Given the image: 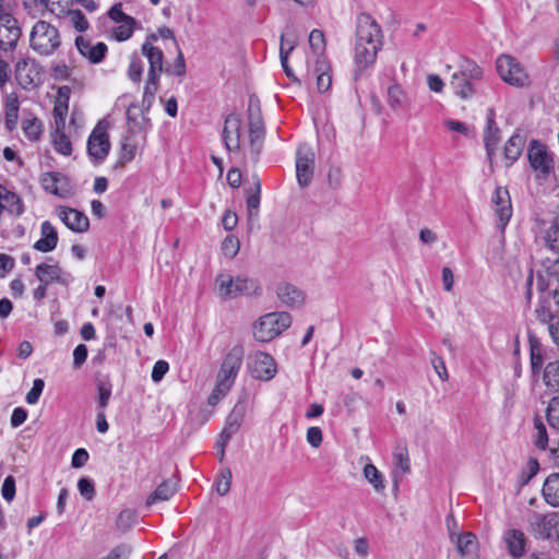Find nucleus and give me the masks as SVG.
Returning a JSON list of instances; mask_svg holds the SVG:
<instances>
[{
  "instance_id": "nucleus-1",
  "label": "nucleus",
  "mask_w": 559,
  "mask_h": 559,
  "mask_svg": "<svg viewBox=\"0 0 559 559\" xmlns=\"http://www.w3.org/2000/svg\"><path fill=\"white\" fill-rule=\"evenodd\" d=\"M383 45V34L380 25L368 13L357 17L355 62L360 70L367 69L376 61Z\"/></svg>"
},
{
  "instance_id": "nucleus-28",
  "label": "nucleus",
  "mask_w": 559,
  "mask_h": 559,
  "mask_svg": "<svg viewBox=\"0 0 559 559\" xmlns=\"http://www.w3.org/2000/svg\"><path fill=\"white\" fill-rule=\"evenodd\" d=\"M142 55L147 59L150 69L147 74L160 75L164 71V53L162 49L145 41L141 47Z\"/></svg>"
},
{
  "instance_id": "nucleus-33",
  "label": "nucleus",
  "mask_w": 559,
  "mask_h": 559,
  "mask_svg": "<svg viewBox=\"0 0 559 559\" xmlns=\"http://www.w3.org/2000/svg\"><path fill=\"white\" fill-rule=\"evenodd\" d=\"M386 103L393 111H397L408 107L409 98L399 84H392L386 91Z\"/></svg>"
},
{
  "instance_id": "nucleus-19",
  "label": "nucleus",
  "mask_w": 559,
  "mask_h": 559,
  "mask_svg": "<svg viewBox=\"0 0 559 559\" xmlns=\"http://www.w3.org/2000/svg\"><path fill=\"white\" fill-rule=\"evenodd\" d=\"M40 183L45 191L57 197L67 198L70 194L68 178L58 171L41 174Z\"/></svg>"
},
{
  "instance_id": "nucleus-45",
  "label": "nucleus",
  "mask_w": 559,
  "mask_h": 559,
  "mask_svg": "<svg viewBox=\"0 0 559 559\" xmlns=\"http://www.w3.org/2000/svg\"><path fill=\"white\" fill-rule=\"evenodd\" d=\"M22 129H23L25 136L29 141L34 142L40 138L41 132H43V124L38 118L34 117L32 119H24L22 121Z\"/></svg>"
},
{
  "instance_id": "nucleus-25",
  "label": "nucleus",
  "mask_w": 559,
  "mask_h": 559,
  "mask_svg": "<svg viewBox=\"0 0 559 559\" xmlns=\"http://www.w3.org/2000/svg\"><path fill=\"white\" fill-rule=\"evenodd\" d=\"M313 75L317 81V88L320 93H325L332 84V68L324 56H319L313 68Z\"/></svg>"
},
{
  "instance_id": "nucleus-61",
  "label": "nucleus",
  "mask_w": 559,
  "mask_h": 559,
  "mask_svg": "<svg viewBox=\"0 0 559 559\" xmlns=\"http://www.w3.org/2000/svg\"><path fill=\"white\" fill-rule=\"evenodd\" d=\"M108 16L116 23H122L124 21L134 22V19L122 11V4H114L109 11Z\"/></svg>"
},
{
  "instance_id": "nucleus-62",
  "label": "nucleus",
  "mask_w": 559,
  "mask_h": 559,
  "mask_svg": "<svg viewBox=\"0 0 559 559\" xmlns=\"http://www.w3.org/2000/svg\"><path fill=\"white\" fill-rule=\"evenodd\" d=\"M393 461H394V465L397 468H400L404 474L409 472L411 464H409V457H408V453H407L406 449H404L403 451H400V452H395L393 454Z\"/></svg>"
},
{
  "instance_id": "nucleus-23",
  "label": "nucleus",
  "mask_w": 559,
  "mask_h": 559,
  "mask_svg": "<svg viewBox=\"0 0 559 559\" xmlns=\"http://www.w3.org/2000/svg\"><path fill=\"white\" fill-rule=\"evenodd\" d=\"M146 109L142 105L131 104L127 109V121L131 133L146 132L151 127V120L145 117Z\"/></svg>"
},
{
  "instance_id": "nucleus-47",
  "label": "nucleus",
  "mask_w": 559,
  "mask_h": 559,
  "mask_svg": "<svg viewBox=\"0 0 559 559\" xmlns=\"http://www.w3.org/2000/svg\"><path fill=\"white\" fill-rule=\"evenodd\" d=\"M97 389V404L100 409L107 407L111 396V384L109 381L99 380L96 383Z\"/></svg>"
},
{
  "instance_id": "nucleus-30",
  "label": "nucleus",
  "mask_w": 559,
  "mask_h": 559,
  "mask_svg": "<svg viewBox=\"0 0 559 559\" xmlns=\"http://www.w3.org/2000/svg\"><path fill=\"white\" fill-rule=\"evenodd\" d=\"M450 85L453 88L455 95L462 99L471 98L476 93V83L469 79H466L459 72L452 74Z\"/></svg>"
},
{
  "instance_id": "nucleus-43",
  "label": "nucleus",
  "mask_w": 559,
  "mask_h": 559,
  "mask_svg": "<svg viewBox=\"0 0 559 559\" xmlns=\"http://www.w3.org/2000/svg\"><path fill=\"white\" fill-rule=\"evenodd\" d=\"M364 476L372 485L377 492L384 490L385 485L383 481V476L373 464L368 463L365 465Z\"/></svg>"
},
{
  "instance_id": "nucleus-12",
  "label": "nucleus",
  "mask_w": 559,
  "mask_h": 559,
  "mask_svg": "<svg viewBox=\"0 0 559 559\" xmlns=\"http://www.w3.org/2000/svg\"><path fill=\"white\" fill-rule=\"evenodd\" d=\"M22 35L19 21L10 13L0 14V49L13 50Z\"/></svg>"
},
{
  "instance_id": "nucleus-53",
  "label": "nucleus",
  "mask_w": 559,
  "mask_h": 559,
  "mask_svg": "<svg viewBox=\"0 0 559 559\" xmlns=\"http://www.w3.org/2000/svg\"><path fill=\"white\" fill-rule=\"evenodd\" d=\"M240 249V241L237 237L230 235L227 236L222 243V251L228 258L237 255Z\"/></svg>"
},
{
  "instance_id": "nucleus-64",
  "label": "nucleus",
  "mask_w": 559,
  "mask_h": 559,
  "mask_svg": "<svg viewBox=\"0 0 559 559\" xmlns=\"http://www.w3.org/2000/svg\"><path fill=\"white\" fill-rule=\"evenodd\" d=\"M169 370V365L166 360H157L155 362V365L153 366V370H152V380L154 382H159L162 381V379L164 378V376L167 373V371Z\"/></svg>"
},
{
  "instance_id": "nucleus-40",
  "label": "nucleus",
  "mask_w": 559,
  "mask_h": 559,
  "mask_svg": "<svg viewBox=\"0 0 559 559\" xmlns=\"http://www.w3.org/2000/svg\"><path fill=\"white\" fill-rule=\"evenodd\" d=\"M543 379L549 390L559 392V360L546 365Z\"/></svg>"
},
{
  "instance_id": "nucleus-35",
  "label": "nucleus",
  "mask_w": 559,
  "mask_h": 559,
  "mask_svg": "<svg viewBox=\"0 0 559 559\" xmlns=\"http://www.w3.org/2000/svg\"><path fill=\"white\" fill-rule=\"evenodd\" d=\"M543 496L548 504L559 507V473H552L546 478Z\"/></svg>"
},
{
  "instance_id": "nucleus-44",
  "label": "nucleus",
  "mask_w": 559,
  "mask_h": 559,
  "mask_svg": "<svg viewBox=\"0 0 559 559\" xmlns=\"http://www.w3.org/2000/svg\"><path fill=\"white\" fill-rule=\"evenodd\" d=\"M136 512L132 509H123L118 514L115 525L122 533L129 531L136 523Z\"/></svg>"
},
{
  "instance_id": "nucleus-29",
  "label": "nucleus",
  "mask_w": 559,
  "mask_h": 559,
  "mask_svg": "<svg viewBox=\"0 0 559 559\" xmlns=\"http://www.w3.org/2000/svg\"><path fill=\"white\" fill-rule=\"evenodd\" d=\"M20 102L16 93H10L4 99V122L9 132H13L17 127Z\"/></svg>"
},
{
  "instance_id": "nucleus-42",
  "label": "nucleus",
  "mask_w": 559,
  "mask_h": 559,
  "mask_svg": "<svg viewBox=\"0 0 559 559\" xmlns=\"http://www.w3.org/2000/svg\"><path fill=\"white\" fill-rule=\"evenodd\" d=\"M457 72L476 84L481 81L484 76L483 69L471 59H463Z\"/></svg>"
},
{
  "instance_id": "nucleus-2",
  "label": "nucleus",
  "mask_w": 559,
  "mask_h": 559,
  "mask_svg": "<svg viewBox=\"0 0 559 559\" xmlns=\"http://www.w3.org/2000/svg\"><path fill=\"white\" fill-rule=\"evenodd\" d=\"M542 245L555 254L559 255V223L551 221L550 225L543 229L538 236ZM559 285V258L547 259L543 270L537 273L538 292L547 290L551 286Z\"/></svg>"
},
{
  "instance_id": "nucleus-41",
  "label": "nucleus",
  "mask_w": 559,
  "mask_h": 559,
  "mask_svg": "<svg viewBox=\"0 0 559 559\" xmlns=\"http://www.w3.org/2000/svg\"><path fill=\"white\" fill-rule=\"evenodd\" d=\"M457 550L462 556H474L477 550V537L473 533L461 534L457 537Z\"/></svg>"
},
{
  "instance_id": "nucleus-48",
  "label": "nucleus",
  "mask_w": 559,
  "mask_h": 559,
  "mask_svg": "<svg viewBox=\"0 0 559 559\" xmlns=\"http://www.w3.org/2000/svg\"><path fill=\"white\" fill-rule=\"evenodd\" d=\"M127 74L132 82L140 83L142 80L143 62L136 53L131 56Z\"/></svg>"
},
{
  "instance_id": "nucleus-52",
  "label": "nucleus",
  "mask_w": 559,
  "mask_h": 559,
  "mask_svg": "<svg viewBox=\"0 0 559 559\" xmlns=\"http://www.w3.org/2000/svg\"><path fill=\"white\" fill-rule=\"evenodd\" d=\"M309 44L314 53L322 56L325 49L324 34L320 29L311 31L309 35Z\"/></svg>"
},
{
  "instance_id": "nucleus-59",
  "label": "nucleus",
  "mask_w": 559,
  "mask_h": 559,
  "mask_svg": "<svg viewBox=\"0 0 559 559\" xmlns=\"http://www.w3.org/2000/svg\"><path fill=\"white\" fill-rule=\"evenodd\" d=\"M177 50H178V53H177V57L175 58L173 68L167 69L166 72L174 74L176 76H183L187 72L186 61H185V57L182 55L181 49L179 47H177Z\"/></svg>"
},
{
  "instance_id": "nucleus-57",
  "label": "nucleus",
  "mask_w": 559,
  "mask_h": 559,
  "mask_svg": "<svg viewBox=\"0 0 559 559\" xmlns=\"http://www.w3.org/2000/svg\"><path fill=\"white\" fill-rule=\"evenodd\" d=\"M78 489L87 501L94 499L96 491L95 486L91 479L86 477L80 478L78 481Z\"/></svg>"
},
{
  "instance_id": "nucleus-60",
  "label": "nucleus",
  "mask_w": 559,
  "mask_h": 559,
  "mask_svg": "<svg viewBox=\"0 0 559 559\" xmlns=\"http://www.w3.org/2000/svg\"><path fill=\"white\" fill-rule=\"evenodd\" d=\"M45 386V382L43 379H35L33 382V388L26 394V402L28 404H36L43 393Z\"/></svg>"
},
{
  "instance_id": "nucleus-3",
  "label": "nucleus",
  "mask_w": 559,
  "mask_h": 559,
  "mask_svg": "<svg viewBox=\"0 0 559 559\" xmlns=\"http://www.w3.org/2000/svg\"><path fill=\"white\" fill-rule=\"evenodd\" d=\"M539 293L535 316L539 322L547 324L552 342L559 346V285Z\"/></svg>"
},
{
  "instance_id": "nucleus-49",
  "label": "nucleus",
  "mask_w": 559,
  "mask_h": 559,
  "mask_svg": "<svg viewBox=\"0 0 559 559\" xmlns=\"http://www.w3.org/2000/svg\"><path fill=\"white\" fill-rule=\"evenodd\" d=\"M534 427L536 430V435L534 437V443L538 449L545 450L548 444V435H547L546 427L539 417H535Z\"/></svg>"
},
{
  "instance_id": "nucleus-5",
  "label": "nucleus",
  "mask_w": 559,
  "mask_h": 559,
  "mask_svg": "<svg viewBox=\"0 0 559 559\" xmlns=\"http://www.w3.org/2000/svg\"><path fill=\"white\" fill-rule=\"evenodd\" d=\"M61 44L58 29L46 21H38L29 35L31 48L41 56L55 52Z\"/></svg>"
},
{
  "instance_id": "nucleus-46",
  "label": "nucleus",
  "mask_w": 559,
  "mask_h": 559,
  "mask_svg": "<svg viewBox=\"0 0 559 559\" xmlns=\"http://www.w3.org/2000/svg\"><path fill=\"white\" fill-rule=\"evenodd\" d=\"M296 46V43L295 41H292L289 44V47L286 49L285 48V45H284V34L281 36V47H280V59H281V64L283 67V70L285 72V74L288 76V78H292L294 79L295 81H297V79L295 78L294 75V72L293 70L290 69V67L288 66V56L289 53L294 50Z\"/></svg>"
},
{
  "instance_id": "nucleus-16",
  "label": "nucleus",
  "mask_w": 559,
  "mask_h": 559,
  "mask_svg": "<svg viewBox=\"0 0 559 559\" xmlns=\"http://www.w3.org/2000/svg\"><path fill=\"white\" fill-rule=\"evenodd\" d=\"M56 213L61 222L74 233H85L90 228L87 216L76 209L60 205L56 209Z\"/></svg>"
},
{
  "instance_id": "nucleus-32",
  "label": "nucleus",
  "mask_w": 559,
  "mask_h": 559,
  "mask_svg": "<svg viewBox=\"0 0 559 559\" xmlns=\"http://www.w3.org/2000/svg\"><path fill=\"white\" fill-rule=\"evenodd\" d=\"M504 542L511 556L518 558L525 551L526 538L520 530H508L504 534Z\"/></svg>"
},
{
  "instance_id": "nucleus-34",
  "label": "nucleus",
  "mask_w": 559,
  "mask_h": 559,
  "mask_svg": "<svg viewBox=\"0 0 559 559\" xmlns=\"http://www.w3.org/2000/svg\"><path fill=\"white\" fill-rule=\"evenodd\" d=\"M261 195V180L257 175L252 176V182L247 191V211L249 218L258 216Z\"/></svg>"
},
{
  "instance_id": "nucleus-58",
  "label": "nucleus",
  "mask_w": 559,
  "mask_h": 559,
  "mask_svg": "<svg viewBox=\"0 0 559 559\" xmlns=\"http://www.w3.org/2000/svg\"><path fill=\"white\" fill-rule=\"evenodd\" d=\"M69 17L73 27L78 32H85L88 28V22L85 15L80 10L69 11Z\"/></svg>"
},
{
  "instance_id": "nucleus-8",
  "label": "nucleus",
  "mask_w": 559,
  "mask_h": 559,
  "mask_svg": "<svg viewBox=\"0 0 559 559\" xmlns=\"http://www.w3.org/2000/svg\"><path fill=\"white\" fill-rule=\"evenodd\" d=\"M245 350L241 345H235L223 358L219 370L216 374V382L233 388L238 372L242 365Z\"/></svg>"
},
{
  "instance_id": "nucleus-15",
  "label": "nucleus",
  "mask_w": 559,
  "mask_h": 559,
  "mask_svg": "<svg viewBox=\"0 0 559 559\" xmlns=\"http://www.w3.org/2000/svg\"><path fill=\"white\" fill-rule=\"evenodd\" d=\"M15 79L24 90L35 87L40 81L38 64L33 60H20L15 64Z\"/></svg>"
},
{
  "instance_id": "nucleus-26",
  "label": "nucleus",
  "mask_w": 559,
  "mask_h": 559,
  "mask_svg": "<svg viewBox=\"0 0 559 559\" xmlns=\"http://www.w3.org/2000/svg\"><path fill=\"white\" fill-rule=\"evenodd\" d=\"M40 239L34 243V249L39 252H50L58 243V233L52 224L48 221L41 223Z\"/></svg>"
},
{
  "instance_id": "nucleus-21",
  "label": "nucleus",
  "mask_w": 559,
  "mask_h": 559,
  "mask_svg": "<svg viewBox=\"0 0 559 559\" xmlns=\"http://www.w3.org/2000/svg\"><path fill=\"white\" fill-rule=\"evenodd\" d=\"M276 295L281 302L288 308H300L306 302V294L294 284L283 282L276 287Z\"/></svg>"
},
{
  "instance_id": "nucleus-56",
  "label": "nucleus",
  "mask_w": 559,
  "mask_h": 559,
  "mask_svg": "<svg viewBox=\"0 0 559 559\" xmlns=\"http://www.w3.org/2000/svg\"><path fill=\"white\" fill-rule=\"evenodd\" d=\"M231 388L225 385L223 383L215 381V386L212 390L211 394L207 397V404L211 406H215L219 403V401L226 396V394L230 391Z\"/></svg>"
},
{
  "instance_id": "nucleus-18",
  "label": "nucleus",
  "mask_w": 559,
  "mask_h": 559,
  "mask_svg": "<svg viewBox=\"0 0 559 559\" xmlns=\"http://www.w3.org/2000/svg\"><path fill=\"white\" fill-rule=\"evenodd\" d=\"M35 275L40 283H59L68 286L72 281L70 273L64 272L58 264L40 263L35 270Z\"/></svg>"
},
{
  "instance_id": "nucleus-63",
  "label": "nucleus",
  "mask_w": 559,
  "mask_h": 559,
  "mask_svg": "<svg viewBox=\"0 0 559 559\" xmlns=\"http://www.w3.org/2000/svg\"><path fill=\"white\" fill-rule=\"evenodd\" d=\"M1 493L3 499L7 501L13 500L15 496V478L12 475L5 477L2 484Z\"/></svg>"
},
{
  "instance_id": "nucleus-38",
  "label": "nucleus",
  "mask_w": 559,
  "mask_h": 559,
  "mask_svg": "<svg viewBox=\"0 0 559 559\" xmlns=\"http://www.w3.org/2000/svg\"><path fill=\"white\" fill-rule=\"evenodd\" d=\"M158 82H159V75L147 74V78L145 81V86H144V92H143V98H142V103H141L143 109L150 110V108L154 102L155 94L158 90Z\"/></svg>"
},
{
  "instance_id": "nucleus-6",
  "label": "nucleus",
  "mask_w": 559,
  "mask_h": 559,
  "mask_svg": "<svg viewBox=\"0 0 559 559\" xmlns=\"http://www.w3.org/2000/svg\"><path fill=\"white\" fill-rule=\"evenodd\" d=\"M216 285L223 298H237L239 296H259L261 286L254 278L246 276L231 277L229 275L219 274L216 277Z\"/></svg>"
},
{
  "instance_id": "nucleus-55",
  "label": "nucleus",
  "mask_w": 559,
  "mask_h": 559,
  "mask_svg": "<svg viewBox=\"0 0 559 559\" xmlns=\"http://www.w3.org/2000/svg\"><path fill=\"white\" fill-rule=\"evenodd\" d=\"M69 103L57 100L53 107V118L56 127L63 129L66 124V116L68 112Z\"/></svg>"
},
{
  "instance_id": "nucleus-20",
  "label": "nucleus",
  "mask_w": 559,
  "mask_h": 559,
  "mask_svg": "<svg viewBox=\"0 0 559 559\" xmlns=\"http://www.w3.org/2000/svg\"><path fill=\"white\" fill-rule=\"evenodd\" d=\"M499 142L500 129L495 121V110L490 108L487 111L486 130L484 132V143L490 166H492Z\"/></svg>"
},
{
  "instance_id": "nucleus-51",
  "label": "nucleus",
  "mask_w": 559,
  "mask_h": 559,
  "mask_svg": "<svg viewBox=\"0 0 559 559\" xmlns=\"http://www.w3.org/2000/svg\"><path fill=\"white\" fill-rule=\"evenodd\" d=\"M546 415L549 426L554 429H559V396L550 400Z\"/></svg>"
},
{
  "instance_id": "nucleus-22",
  "label": "nucleus",
  "mask_w": 559,
  "mask_h": 559,
  "mask_svg": "<svg viewBox=\"0 0 559 559\" xmlns=\"http://www.w3.org/2000/svg\"><path fill=\"white\" fill-rule=\"evenodd\" d=\"M75 46L79 52L83 57L87 58L92 63L102 62L108 50L105 43L99 41L93 45L91 40L85 39L82 36L76 37Z\"/></svg>"
},
{
  "instance_id": "nucleus-10",
  "label": "nucleus",
  "mask_w": 559,
  "mask_h": 559,
  "mask_svg": "<svg viewBox=\"0 0 559 559\" xmlns=\"http://www.w3.org/2000/svg\"><path fill=\"white\" fill-rule=\"evenodd\" d=\"M531 167L538 173L539 178L546 179L554 171V159L547 146L537 141H531L527 150Z\"/></svg>"
},
{
  "instance_id": "nucleus-17",
  "label": "nucleus",
  "mask_w": 559,
  "mask_h": 559,
  "mask_svg": "<svg viewBox=\"0 0 559 559\" xmlns=\"http://www.w3.org/2000/svg\"><path fill=\"white\" fill-rule=\"evenodd\" d=\"M495 212L499 218L498 228L503 231L512 216V205L509 191L506 188L498 187L492 194Z\"/></svg>"
},
{
  "instance_id": "nucleus-13",
  "label": "nucleus",
  "mask_w": 559,
  "mask_h": 559,
  "mask_svg": "<svg viewBox=\"0 0 559 559\" xmlns=\"http://www.w3.org/2000/svg\"><path fill=\"white\" fill-rule=\"evenodd\" d=\"M314 153L307 144L298 146L296 155V176L300 187H307L313 177Z\"/></svg>"
},
{
  "instance_id": "nucleus-50",
  "label": "nucleus",
  "mask_w": 559,
  "mask_h": 559,
  "mask_svg": "<svg viewBox=\"0 0 559 559\" xmlns=\"http://www.w3.org/2000/svg\"><path fill=\"white\" fill-rule=\"evenodd\" d=\"M231 471L228 467L221 469L219 477L216 481V491L219 496H226L230 490Z\"/></svg>"
},
{
  "instance_id": "nucleus-36",
  "label": "nucleus",
  "mask_w": 559,
  "mask_h": 559,
  "mask_svg": "<svg viewBox=\"0 0 559 559\" xmlns=\"http://www.w3.org/2000/svg\"><path fill=\"white\" fill-rule=\"evenodd\" d=\"M525 139L519 133H514L504 145V158L509 160L508 166L512 165L521 156Z\"/></svg>"
},
{
  "instance_id": "nucleus-39",
  "label": "nucleus",
  "mask_w": 559,
  "mask_h": 559,
  "mask_svg": "<svg viewBox=\"0 0 559 559\" xmlns=\"http://www.w3.org/2000/svg\"><path fill=\"white\" fill-rule=\"evenodd\" d=\"M52 145L55 150L63 155L69 156L72 153V143L68 135L64 133L63 129H59L56 127L55 132L51 133Z\"/></svg>"
},
{
  "instance_id": "nucleus-9",
  "label": "nucleus",
  "mask_w": 559,
  "mask_h": 559,
  "mask_svg": "<svg viewBox=\"0 0 559 559\" xmlns=\"http://www.w3.org/2000/svg\"><path fill=\"white\" fill-rule=\"evenodd\" d=\"M500 78L514 86H524L528 82V75L523 66L510 55H501L496 61Z\"/></svg>"
},
{
  "instance_id": "nucleus-54",
  "label": "nucleus",
  "mask_w": 559,
  "mask_h": 559,
  "mask_svg": "<svg viewBox=\"0 0 559 559\" xmlns=\"http://www.w3.org/2000/svg\"><path fill=\"white\" fill-rule=\"evenodd\" d=\"M119 24H120L119 26L114 28V37L118 41H123V40L129 39L133 34L135 21L134 22L124 21Z\"/></svg>"
},
{
  "instance_id": "nucleus-7",
  "label": "nucleus",
  "mask_w": 559,
  "mask_h": 559,
  "mask_svg": "<svg viewBox=\"0 0 559 559\" xmlns=\"http://www.w3.org/2000/svg\"><path fill=\"white\" fill-rule=\"evenodd\" d=\"M528 532L535 538L559 540V513L534 512L528 521Z\"/></svg>"
},
{
  "instance_id": "nucleus-31",
  "label": "nucleus",
  "mask_w": 559,
  "mask_h": 559,
  "mask_svg": "<svg viewBox=\"0 0 559 559\" xmlns=\"http://www.w3.org/2000/svg\"><path fill=\"white\" fill-rule=\"evenodd\" d=\"M178 491V480L166 479L147 497L146 506L150 507L158 501H167Z\"/></svg>"
},
{
  "instance_id": "nucleus-11",
  "label": "nucleus",
  "mask_w": 559,
  "mask_h": 559,
  "mask_svg": "<svg viewBox=\"0 0 559 559\" xmlns=\"http://www.w3.org/2000/svg\"><path fill=\"white\" fill-rule=\"evenodd\" d=\"M251 376L261 381H270L277 372L274 358L264 352H255L249 356Z\"/></svg>"
},
{
  "instance_id": "nucleus-14",
  "label": "nucleus",
  "mask_w": 559,
  "mask_h": 559,
  "mask_svg": "<svg viewBox=\"0 0 559 559\" xmlns=\"http://www.w3.org/2000/svg\"><path fill=\"white\" fill-rule=\"evenodd\" d=\"M241 120L230 114L225 118L222 138L228 152L238 153L240 151Z\"/></svg>"
},
{
  "instance_id": "nucleus-24",
  "label": "nucleus",
  "mask_w": 559,
  "mask_h": 559,
  "mask_svg": "<svg viewBox=\"0 0 559 559\" xmlns=\"http://www.w3.org/2000/svg\"><path fill=\"white\" fill-rule=\"evenodd\" d=\"M110 143L106 132L94 130L87 141V152L91 157L103 160L109 153Z\"/></svg>"
},
{
  "instance_id": "nucleus-4",
  "label": "nucleus",
  "mask_w": 559,
  "mask_h": 559,
  "mask_svg": "<svg viewBox=\"0 0 559 559\" xmlns=\"http://www.w3.org/2000/svg\"><path fill=\"white\" fill-rule=\"evenodd\" d=\"M288 312H270L262 316L253 325V336L258 342H270L281 335L292 324Z\"/></svg>"
},
{
  "instance_id": "nucleus-37",
  "label": "nucleus",
  "mask_w": 559,
  "mask_h": 559,
  "mask_svg": "<svg viewBox=\"0 0 559 559\" xmlns=\"http://www.w3.org/2000/svg\"><path fill=\"white\" fill-rule=\"evenodd\" d=\"M242 420L243 408L235 406L228 415L225 427L223 428L221 435H224V438H231L239 430Z\"/></svg>"
},
{
  "instance_id": "nucleus-27",
  "label": "nucleus",
  "mask_w": 559,
  "mask_h": 559,
  "mask_svg": "<svg viewBox=\"0 0 559 559\" xmlns=\"http://www.w3.org/2000/svg\"><path fill=\"white\" fill-rule=\"evenodd\" d=\"M249 112V135L265 136L264 121L260 111L259 99L251 96L248 106Z\"/></svg>"
}]
</instances>
